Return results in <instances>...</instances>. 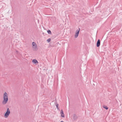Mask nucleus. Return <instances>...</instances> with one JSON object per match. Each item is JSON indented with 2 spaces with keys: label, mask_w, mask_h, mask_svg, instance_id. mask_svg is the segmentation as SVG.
I'll use <instances>...</instances> for the list:
<instances>
[{
  "label": "nucleus",
  "mask_w": 122,
  "mask_h": 122,
  "mask_svg": "<svg viewBox=\"0 0 122 122\" xmlns=\"http://www.w3.org/2000/svg\"><path fill=\"white\" fill-rule=\"evenodd\" d=\"M47 32L49 34H51L52 33L51 31L50 30H47Z\"/></svg>",
  "instance_id": "11"
},
{
  "label": "nucleus",
  "mask_w": 122,
  "mask_h": 122,
  "mask_svg": "<svg viewBox=\"0 0 122 122\" xmlns=\"http://www.w3.org/2000/svg\"><path fill=\"white\" fill-rule=\"evenodd\" d=\"M103 108H104L107 110L108 109V107L107 106H105V105H103Z\"/></svg>",
  "instance_id": "9"
},
{
  "label": "nucleus",
  "mask_w": 122,
  "mask_h": 122,
  "mask_svg": "<svg viewBox=\"0 0 122 122\" xmlns=\"http://www.w3.org/2000/svg\"><path fill=\"white\" fill-rule=\"evenodd\" d=\"M60 122H64L63 121H62Z\"/></svg>",
  "instance_id": "13"
},
{
  "label": "nucleus",
  "mask_w": 122,
  "mask_h": 122,
  "mask_svg": "<svg viewBox=\"0 0 122 122\" xmlns=\"http://www.w3.org/2000/svg\"><path fill=\"white\" fill-rule=\"evenodd\" d=\"M100 40L99 39L98 40V41L97 42V47H99L100 46Z\"/></svg>",
  "instance_id": "5"
},
{
  "label": "nucleus",
  "mask_w": 122,
  "mask_h": 122,
  "mask_svg": "<svg viewBox=\"0 0 122 122\" xmlns=\"http://www.w3.org/2000/svg\"><path fill=\"white\" fill-rule=\"evenodd\" d=\"M60 113L61 114V117H65L64 114L63 112L62 109L61 110Z\"/></svg>",
  "instance_id": "6"
},
{
  "label": "nucleus",
  "mask_w": 122,
  "mask_h": 122,
  "mask_svg": "<svg viewBox=\"0 0 122 122\" xmlns=\"http://www.w3.org/2000/svg\"><path fill=\"white\" fill-rule=\"evenodd\" d=\"M51 40V39L49 38L47 40V41L48 42H49Z\"/></svg>",
  "instance_id": "12"
},
{
  "label": "nucleus",
  "mask_w": 122,
  "mask_h": 122,
  "mask_svg": "<svg viewBox=\"0 0 122 122\" xmlns=\"http://www.w3.org/2000/svg\"><path fill=\"white\" fill-rule=\"evenodd\" d=\"M80 30V28H79L76 31L75 34V38H77L79 34V32Z\"/></svg>",
  "instance_id": "3"
},
{
  "label": "nucleus",
  "mask_w": 122,
  "mask_h": 122,
  "mask_svg": "<svg viewBox=\"0 0 122 122\" xmlns=\"http://www.w3.org/2000/svg\"><path fill=\"white\" fill-rule=\"evenodd\" d=\"M3 99L4 100L2 102V103L3 104H5L7 103L8 99L7 94L5 92L4 94Z\"/></svg>",
  "instance_id": "1"
},
{
  "label": "nucleus",
  "mask_w": 122,
  "mask_h": 122,
  "mask_svg": "<svg viewBox=\"0 0 122 122\" xmlns=\"http://www.w3.org/2000/svg\"><path fill=\"white\" fill-rule=\"evenodd\" d=\"M10 110L9 108H8L7 110V111L4 115V117L5 118H7L10 114Z\"/></svg>",
  "instance_id": "2"
},
{
  "label": "nucleus",
  "mask_w": 122,
  "mask_h": 122,
  "mask_svg": "<svg viewBox=\"0 0 122 122\" xmlns=\"http://www.w3.org/2000/svg\"><path fill=\"white\" fill-rule=\"evenodd\" d=\"M56 106V108L58 110H59V108L58 107V105L59 104H58L57 103V102H56V103H55Z\"/></svg>",
  "instance_id": "10"
},
{
  "label": "nucleus",
  "mask_w": 122,
  "mask_h": 122,
  "mask_svg": "<svg viewBox=\"0 0 122 122\" xmlns=\"http://www.w3.org/2000/svg\"><path fill=\"white\" fill-rule=\"evenodd\" d=\"M32 47L35 49H36L37 47V45L34 42H33L32 43Z\"/></svg>",
  "instance_id": "4"
},
{
  "label": "nucleus",
  "mask_w": 122,
  "mask_h": 122,
  "mask_svg": "<svg viewBox=\"0 0 122 122\" xmlns=\"http://www.w3.org/2000/svg\"><path fill=\"white\" fill-rule=\"evenodd\" d=\"M32 62L34 64H36L38 63L37 60L36 59H33L32 61Z\"/></svg>",
  "instance_id": "7"
},
{
  "label": "nucleus",
  "mask_w": 122,
  "mask_h": 122,
  "mask_svg": "<svg viewBox=\"0 0 122 122\" xmlns=\"http://www.w3.org/2000/svg\"><path fill=\"white\" fill-rule=\"evenodd\" d=\"M77 118V116L75 114L73 116V119L74 120H76Z\"/></svg>",
  "instance_id": "8"
}]
</instances>
